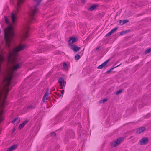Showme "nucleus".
<instances>
[{"label": "nucleus", "mask_w": 151, "mask_h": 151, "mask_svg": "<svg viewBox=\"0 0 151 151\" xmlns=\"http://www.w3.org/2000/svg\"><path fill=\"white\" fill-rule=\"evenodd\" d=\"M58 82L60 83V88L61 89H64V87L65 86L66 84V82L64 80V78L62 77L59 78L58 79Z\"/></svg>", "instance_id": "39448f33"}, {"label": "nucleus", "mask_w": 151, "mask_h": 151, "mask_svg": "<svg viewBox=\"0 0 151 151\" xmlns=\"http://www.w3.org/2000/svg\"><path fill=\"white\" fill-rule=\"evenodd\" d=\"M64 90L63 89L61 91V94L60 95V97H63V94H64Z\"/></svg>", "instance_id": "c85d7f7f"}, {"label": "nucleus", "mask_w": 151, "mask_h": 151, "mask_svg": "<svg viewBox=\"0 0 151 151\" xmlns=\"http://www.w3.org/2000/svg\"><path fill=\"white\" fill-rule=\"evenodd\" d=\"M3 111H1L0 112V117H1L2 116L3 114Z\"/></svg>", "instance_id": "f704fd0d"}, {"label": "nucleus", "mask_w": 151, "mask_h": 151, "mask_svg": "<svg viewBox=\"0 0 151 151\" xmlns=\"http://www.w3.org/2000/svg\"><path fill=\"white\" fill-rule=\"evenodd\" d=\"M81 1L82 3L84 4L86 2V0H78Z\"/></svg>", "instance_id": "2f4dec72"}, {"label": "nucleus", "mask_w": 151, "mask_h": 151, "mask_svg": "<svg viewBox=\"0 0 151 151\" xmlns=\"http://www.w3.org/2000/svg\"><path fill=\"white\" fill-rule=\"evenodd\" d=\"M111 59H109L107 60L106 61L104 62L102 64L99 66L97 68L99 69H102L104 68L106 65L107 63L110 61Z\"/></svg>", "instance_id": "6e6552de"}, {"label": "nucleus", "mask_w": 151, "mask_h": 151, "mask_svg": "<svg viewBox=\"0 0 151 151\" xmlns=\"http://www.w3.org/2000/svg\"><path fill=\"white\" fill-rule=\"evenodd\" d=\"M76 40L77 38L75 37L70 38L68 41V46H71L72 45H74L72 44L76 42Z\"/></svg>", "instance_id": "0eeeda50"}, {"label": "nucleus", "mask_w": 151, "mask_h": 151, "mask_svg": "<svg viewBox=\"0 0 151 151\" xmlns=\"http://www.w3.org/2000/svg\"><path fill=\"white\" fill-rule=\"evenodd\" d=\"M4 101H5V100ZM4 102H5V101H4Z\"/></svg>", "instance_id": "79ce46f5"}, {"label": "nucleus", "mask_w": 151, "mask_h": 151, "mask_svg": "<svg viewBox=\"0 0 151 151\" xmlns=\"http://www.w3.org/2000/svg\"><path fill=\"white\" fill-rule=\"evenodd\" d=\"M18 119V117H16L11 122L12 123H14Z\"/></svg>", "instance_id": "bb28decb"}, {"label": "nucleus", "mask_w": 151, "mask_h": 151, "mask_svg": "<svg viewBox=\"0 0 151 151\" xmlns=\"http://www.w3.org/2000/svg\"><path fill=\"white\" fill-rule=\"evenodd\" d=\"M4 18L5 19V23L7 24H9V21L8 20L7 17L6 16L4 17Z\"/></svg>", "instance_id": "412c9836"}, {"label": "nucleus", "mask_w": 151, "mask_h": 151, "mask_svg": "<svg viewBox=\"0 0 151 151\" xmlns=\"http://www.w3.org/2000/svg\"><path fill=\"white\" fill-rule=\"evenodd\" d=\"M122 89H120V90H118L116 92V95H118L119 94L121 93L122 92Z\"/></svg>", "instance_id": "393cba45"}, {"label": "nucleus", "mask_w": 151, "mask_h": 151, "mask_svg": "<svg viewBox=\"0 0 151 151\" xmlns=\"http://www.w3.org/2000/svg\"><path fill=\"white\" fill-rule=\"evenodd\" d=\"M49 95V93H48V91H47L45 94H44V96H43L42 101L43 102H45V100H47V97Z\"/></svg>", "instance_id": "dca6fc26"}, {"label": "nucleus", "mask_w": 151, "mask_h": 151, "mask_svg": "<svg viewBox=\"0 0 151 151\" xmlns=\"http://www.w3.org/2000/svg\"><path fill=\"white\" fill-rule=\"evenodd\" d=\"M124 139L123 137H119L111 144L112 147H115L117 146L121 143Z\"/></svg>", "instance_id": "20e7f679"}, {"label": "nucleus", "mask_w": 151, "mask_h": 151, "mask_svg": "<svg viewBox=\"0 0 151 151\" xmlns=\"http://www.w3.org/2000/svg\"><path fill=\"white\" fill-rule=\"evenodd\" d=\"M111 71L109 69L106 72V73H107L108 74H109Z\"/></svg>", "instance_id": "c9c22d12"}, {"label": "nucleus", "mask_w": 151, "mask_h": 151, "mask_svg": "<svg viewBox=\"0 0 151 151\" xmlns=\"http://www.w3.org/2000/svg\"><path fill=\"white\" fill-rule=\"evenodd\" d=\"M125 32H126V31H122L120 32V35H122L126 33Z\"/></svg>", "instance_id": "473e14b6"}, {"label": "nucleus", "mask_w": 151, "mask_h": 151, "mask_svg": "<svg viewBox=\"0 0 151 151\" xmlns=\"http://www.w3.org/2000/svg\"><path fill=\"white\" fill-rule=\"evenodd\" d=\"M7 97V95H6V97Z\"/></svg>", "instance_id": "a19ab883"}, {"label": "nucleus", "mask_w": 151, "mask_h": 151, "mask_svg": "<svg viewBox=\"0 0 151 151\" xmlns=\"http://www.w3.org/2000/svg\"><path fill=\"white\" fill-rule=\"evenodd\" d=\"M26 47V45H21L19 47H17L14 49V51L15 52V55H17V53L23 50Z\"/></svg>", "instance_id": "423d86ee"}, {"label": "nucleus", "mask_w": 151, "mask_h": 151, "mask_svg": "<svg viewBox=\"0 0 151 151\" xmlns=\"http://www.w3.org/2000/svg\"><path fill=\"white\" fill-rule=\"evenodd\" d=\"M151 51V48H150L147 50L145 52V54L149 53Z\"/></svg>", "instance_id": "4be33fe9"}, {"label": "nucleus", "mask_w": 151, "mask_h": 151, "mask_svg": "<svg viewBox=\"0 0 151 151\" xmlns=\"http://www.w3.org/2000/svg\"><path fill=\"white\" fill-rule=\"evenodd\" d=\"M37 3V4L31 7L29 12V22H34L36 20L35 15L38 11L37 6L42 1V0H34Z\"/></svg>", "instance_id": "f03ea898"}, {"label": "nucleus", "mask_w": 151, "mask_h": 151, "mask_svg": "<svg viewBox=\"0 0 151 151\" xmlns=\"http://www.w3.org/2000/svg\"><path fill=\"white\" fill-rule=\"evenodd\" d=\"M111 34H112L111 33L110 31L109 33H108L106 34L105 36L106 37H107V36H109Z\"/></svg>", "instance_id": "7c9ffc66"}, {"label": "nucleus", "mask_w": 151, "mask_h": 151, "mask_svg": "<svg viewBox=\"0 0 151 151\" xmlns=\"http://www.w3.org/2000/svg\"><path fill=\"white\" fill-rule=\"evenodd\" d=\"M99 6L98 4H93L91 6L88 7H87V9L88 10L91 11H92L96 9V7Z\"/></svg>", "instance_id": "ddd939ff"}, {"label": "nucleus", "mask_w": 151, "mask_h": 151, "mask_svg": "<svg viewBox=\"0 0 151 151\" xmlns=\"http://www.w3.org/2000/svg\"><path fill=\"white\" fill-rule=\"evenodd\" d=\"M145 129V128L144 127H142L137 129V130L136 132V133L137 134H140L141 132H143V131Z\"/></svg>", "instance_id": "4468645a"}, {"label": "nucleus", "mask_w": 151, "mask_h": 151, "mask_svg": "<svg viewBox=\"0 0 151 151\" xmlns=\"http://www.w3.org/2000/svg\"><path fill=\"white\" fill-rule=\"evenodd\" d=\"M17 147L16 145H14L11 146L10 147H9L6 151H12L14 150Z\"/></svg>", "instance_id": "a211bd4d"}, {"label": "nucleus", "mask_w": 151, "mask_h": 151, "mask_svg": "<svg viewBox=\"0 0 151 151\" xmlns=\"http://www.w3.org/2000/svg\"><path fill=\"white\" fill-rule=\"evenodd\" d=\"M129 22V20L127 19L122 20H119V23L121 25H123V24L127 23Z\"/></svg>", "instance_id": "6ab92c4d"}, {"label": "nucleus", "mask_w": 151, "mask_h": 151, "mask_svg": "<svg viewBox=\"0 0 151 151\" xmlns=\"http://www.w3.org/2000/svg\"><path fill=\"white\" fill-rule=\"evenodd\" d=\"M80 58V55L79 54H76L75 57V60H78Z\"/></svg>", "instance_id": "b1692460"}, {"label": "nucleus", "mask_w": 151, "mask_h": 151, "mask_svg": "<svg viewBox=\"0 0 151 151\" xmlns=\"http://www.w3.org/2000/svg\"><path fill=\"white\" fill-rule=\"evenodd\" d=\"M14 65L13 67V69L14 71L19 69L22 66V63L19 62H18L17 58H14Z\"/></svg>", "instance_id": "7ed1b4c3"}, {"label": "nucleus", "mask_w": 151, "mask_h": 151, "mask_svg": "<svg viewBox=\"0 0 151 151\" xmlns=\"http://www.w3.org/2000/svg\"><path fill=\"white\" fill-rule=\"evenodd\" d=\"M107 99H103L102 101L103 103H104L106 101H107Z\"/></svg>", "instance_id": "72a5a7b5"}, {"label": "nucleus", "mask_w": 151, "mask_h": 151, "mask_svg": "<svg viewBox=\"0 0 151 151\" xmlns=\"http://www.w3.org/2000/svg\"><path fill=\"white\" fill-rule=\"evenodd\" d=\"M63 68L65 69L66 68L68 67L67 65L65 63H64L63 64Z\"/></svg>", "instance_id": "c756f323"}, {"label": "nucleus", "mask_w": 151, "mask_h": 151, "mask_svg": "<svg viewBox=\"0 0 151 151\" xmlns=\"http://www.w3.org/2000/svg\"><path fill=\"white\" fill-rule=\"evenodd\" d=\"M15 129H14L12 131V133H14V132H15Z\"/></svg>", "instance_id": "4c0bfd02"}, {"label": "nucleus", "mask_w": 151, "mask_h": 151, "mask_svg": "<svg viewBox=\"0 0 151 151\" xmlns=\"http://www.w3.org/2000/svg\"><path fill=\"white\" fill-rule=\"evenodd\" d=\"M122 64V63L120 64L119 65L116 66H114V65H115V64H114V65L110 69V70L111 71L113 69H114V68L117 67H118L119 66L121 65Z\"/></svg>", "instance_id": "aec40b11"}, {"label": "nucleus", "mask_w": 151, "mask_h": 151, "mask_svg": "<svg viewBox=\"0 0 151 151\" xmlns=\"http://www.w3.org/2000/svg\"><path fill=\"white\" fill-rule=\"evenodd\" d=\"M25 0H18L17 6L16 8L17 12H18L19 11V8L20 7L21 4L24 2Z\"/></svg>", "instance_id": "f8f14e48"}, {"label": "nucleus", "mask_w": 151, "mask_h": 151, "mask_svg": "<svg viewBox=\"0 0 151 151\" xmlns=\"http://www.w3.org/2000/svg\"><path fill=\"white\" fill-rule=\"evenodd\" d=\"M147 116H148V117H150L151 116V114L150 113H148L147 114Z\"/></svg>", "instance_id": "e433bc0d"}, {"label": "nucleus", "mask_w": 151, "mask_h": 151, "mask_svg": "<svg viewBox=\"0 0 151 151\" xmlns=\"http://www.w3.org/2000/svg\"><path fill=\"white\" fill-rule=\"evenodd\" d=\"M16 18L14 14L13 13H12L11 14V19L12 23L13 24H15Z\"/></svg>", "instance_id": "f3484780"}, {"label": "nucleus", "mask_w": 151, "mask_h": 151, "mask_svg": "<svg viewBox=\"0 0 151 151\" xmlns=\"http://www.w3.org/2000/svg\"><path fill=\"white\" fill-rule=\"evenodd\" d=\"M117 27H115L112 30H111L110 32L112 34L114 33L117 29Z\"/></svg>", "instance_id": "5701e85b"}, {"label": "nucleus", "mask_w": 151, "mask_h": 151, "mask_svg": "<svg viewBox=\"0 0 151 151\" xmlns=\"http://www.w3.org/2000/svg\"><path fill=\"white\" fill-rule=\"evenodd\" d=\"M34 108V106H30L27 107V109H32Z\"/></svg>", "instance_id": "a878e982"}, {"label": "nucleus", "mask_w": 151, "mask_h": 151, "mask_svg": "<svg viewBox=\"0 0 151 151\" xmlns=\"http://www.w3.org/2000/svg\"><path fill=\"white\" fill-rule=\"evenodd\" d=\"M56 134L55 132H52L51 134V136L54 137L56 136Z\"/></svg>", "instance_id": "cd10ccee"}, {"label": "nucleus", "mask_w": 151, "mask_h": 151, "mask_svg": "<svg viewBox=\"0 0 151 151\" xmlns=\"http://www.w3.org/2000/svg\"><path fill=\"white\" fill-rule=\"evenodd\" d=\"M149 141V139L147 137L142 138L140 141V145H143L147 143Z\"/></svg>", "instance_id": "9d476101"}, {"label": "nucleus", "mask_w": 151, "mask_h": 151, "mask_svg": "<svg viewBox=\"0 0 151 151\" xmlns=\"http://www.w3.org/2000/svg\"><path fill=\"white\" fill-rule=\"evenodd\" d=\"M129 30H127L125 31H126L125 32H126V33H127V32H129Z\"/></svg>", "instance_id": "ea45409f"}, {"label": "nucleus", "mask_w": 151, "mask_h": 151, "mask_svg": "<svg viewBox=\"0 0 151 151\" xmlns=\"http://www.w3.org/2000/svg\"><path fill=\"white\" fill-rule=\"evenodd\" d=\"M28 120H26L25 121H24L23 123L20 124V125L19 127V129H20L22 128H23L24 126L28 122Z\"/></svg>", "instance_id": "2eb2a0df"}, {"label": "nucleus", "mask_w": 151, "mask_h": 151, "mask_svg": "<svg viewBox=\"0 0 151 151\" xmlns=\"http://www.w3.org/2000/svg\"><path fill=\"white\" fill-rule=\"evenodd\" d=\"M100 48V47H97L96 48V50H98Z\"/></svg>", "instance_id": "58836bf2"}, {"label": "nucleus", "mask_w": 151, "mask_h": 151, "mask_svg": "<svg viewBox=\"0 0 151 151\" xmlns=\"http://www.w3.org/2000/svg\"><path fill=\"white\" fill-rule=\"evenodd\" d=\"M14 35V33L10 25L7 27L4 31V39L6 46L9 48L10 44Z\"/></svg>", "instance_id": "f257e3e1"}, {"label": "nucleus", "mask_w": 151, "mask_h": 151, "mask_svg": "<svg viewBox=\"0 0 151 151\" xmlns=\"http://www.w3.org/2000/svg\"><path fill=\"white\" fill-rule=\"evenodd\" d=\"M26 27V29L22 36L24 38H27L29 37L28 32L30 29V27L28 26H27Z\"/></svg>", "instance_id": "9b49d317"}, {"label": "nucleus", "mask_w": 151, "mask_h": 151, "mask_svg": "<svg viewBox=\"0 0 151 151\" xmlns=\"http://www.w3.org/2000/svg\"><path fill=\"white\" fill-rule=\"evenodd\" d=\"M70 48L73 50L74 52L76 53V52L79 51L81 49V47L77 46L75 45H72L71 46H70Z\"/></svg>", "instance_id": "1a4fd4ad"}]
</instances>
